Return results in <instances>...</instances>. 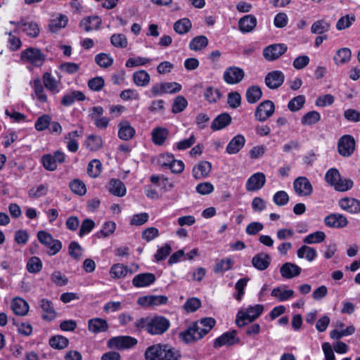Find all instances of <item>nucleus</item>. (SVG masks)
Wrapping results in <instances>:
<instances>
[{"instance_id":"48","label":"nucleus","mask_w":360,"mask_h":360,"mask_svg":"<svg viewBox=\"0 0 360 360\" xmlns=\"http://www.w3.org/2000/svg\"><path fill=\"white\" fill-rule=\"evenodd\" d=\"M128 272V267L122 264H114L110 270V276L117 279L125 277Z\"/></svg>"},{"instance_id":"49","label":"nucleus","mask_w":360,"mask_h":360,"mask_svg":"<svg viewBox=\"0 0 360 360\" xmlns=\"http://www.w3.org/2000/svg\"><path fill=\"white\" fill-rule=\"evenodd\" d=\"M69 340L63 335H55L50 338L49 345L56 349H63L68 347Z\"/></svg>"},{"instance_id":"47","label":"nucleus","mask_w":360,"mask_h":360,"mask_svg":"<svg viewBox=\"0 0 360 360\" xmlns=\"http://www.w3.org/2000/svg\"><path fill=\"white\" fill-rule=\"evenodd\" d=\"M85 145L90 150H98L103 146L102 138L97 135H89L86 139Z\"/></svg>"},{"instance_id":"37","label":"nucleus","mask_w":360,"mask_h":360,"mask_svg":"<svg viewBox=\"0 0 360 360\" xmlns=\"http://www.w3.org/2000/svg\"><path fill=\"white\" fill-rule=\"evenodd\" d=\"M82 135V131H72L67 134L65 139L67 140V148L70 152L75 153L79 148L77 138Z\"/></svg>"},{"instance_id":"8","label":"nucleus","mask_w":360,"mask_h":360,"mask_svg":"<svg viewBox=\"0 0 360 360\" xmlns=\"http://www.w3.org/2000/svg\"><path fill=\"white\" fill-rule=\"evenodd\" d=\"M137 342V340L131 336H118L110 338L108 342V346L111 349L122 350L135 346Z\"/></svg>"},{"instance_id":"26","label":"nucleus","mask_w":360,"mask_h":360,"mask_svg":"<svg viewBox=\"0 0 360 360\" xmlns=\"http://www.w3.org/2000/svg\"><path fill=\"white\" fill-rule=\"evenodd\" d=\"M17 28L14 32H18V29H22L28 36L36 37L39 35V28L37 23L33 22H25L21 20L16 23Z\"/></svg>"},{"instance_id":"41","label":"nucleus","mask_w":360,"mask_h":360,"mask_svg":"<svg viewBox=\"0 0 360 360\" xmlns=\"http://www.w3.org/2000/svg\"><path fill=\"white\" fill-rule=\"evenodd\" d=\"M150 80L149 74L143 70L135 72L133 74V81L138 86H146Z\"/></svg>"},{"instance_id":"1","label":"nucleus","mask_w":360,"mask_h":360,"mask_svg":"<svg viewBox=\"0 0 360 360\" xmlns=\"http://www.w3.org/2000/svg\"><path fill=\"white\" fill-rule=\"evenodd\" d=\"M215 324L216 321L213 318L201 319L181 331L179 337L182 342L186 344L197 342L206 335Z\"/></svg>"},{"instance_id":"43","label":"nucleus","mask_w":360,"mask_h":360,"mask_svg":"<svg viewBox=\"0 0 360 360\" xmlns=\"http://www.w3.org/2000/svg\"><path fill=\"white\" fill-rule=\"evenodd\" d=\"M191 27V21L187 18H181L176 21L174 24V30L179 34L188 33Z\"/></svg>"},{"instance_id":"44","label":"nucleus","mask_w":360,"mask_h":360,"mask_svg":"<svg viewBox=\"0 0 360 360\" xmlns=\"http://www.w3.org/2000/svg\"><path fill=\"white\" fill-rule=\"evenodd\" d=\"M321 120V115L319 112L313 110L307 112L301 118V123L304 126H311L318 123Z\"/></svg>"},{"instance_id":"19","label":"nucleus","mask_w":360,"mask_h":360,"mask_svg":"<svg viewBox=\"0 0 360 360\" xmlns=\"http://www.w3.org/2000/svg\"><path fill=\"white\" fill-rule=\"evenodd\" d=\"M155 281V276L152 273H141L132 279V285L136 288L148 287Z\"/></svg>"},{"instance_id":"12","label":"nucleus","mask_w":360,"mask_h":360,"mask_svg":"<svg viewBox=\"0 0 360 360\" xmlns=\"http://www.w3.org/2000/svg\"><path fill=\"white\" fill-rule=\"evenodd\" d=\"M288 49L284 44H274L265 47L263 50V56L269 61H273L282 56Z\"/></svg>"},{"instance_id":"15","label":"nucleus","mask_w":360,"mask_h":360,"mask_svg":"<svg viewBox=\"0 0 360 360\" xmlns=\"http://www.w3.org/2000/svg\"><path fill=\"white\" fill-rule=\"evenodd\" d=\"M245 73L243 69L238 67H229L224 72L223 78L229 84L239 83L244 77Z\"/></svg>"},{"instance_id":"57","label":"nucleus","mask_w":360,"mask_h":360,"mask_svg":"<svg viewBox=\"0 0 360 360\" xmlns=\"http://www.w3.org/2000/svg\"><path fill=\"white\" fill-rule=\"evenodd\" d=\"M51 117L49 115L44 114L39 116L34 124V127L37 131H42L49 128L51 124Z\"/></svg>"},{"instance_id":"61","label":"nucleus","mask_w":360,"mask_h":360,"mask_svg":"<svg viewBox=\"0 0 360 360\" xmlns=\"http://www.w3.org/2000/svg\"><path fill=\"white\" fill-rule=\"evenodd\" d=\"M110 42L112 46L117 48L124 49L128 45V40L123 34H114L110 37Z\"/></svg>"},{"instance_id":"56","label":"nucleus","mask_w":360,"mask_h":360,"mask_svg":"<svg viewBox=\"0 0 360 360\" xmlns=\"http://www.w3.org/2000/svg\"><path fill=\"white\" fill-rule=\"evenodd\" d=\"M306 101L305 96L299 95L292 98L288 104V108L291 112H296L304 106Z\"/></svg>"},{"instance_id":"2","label":"nucleus","mask_w":360,"mask_h":360,"mask_svg":"<svg viewBox=\"0 0 360 360\" xmlns=\"http://www.w3.org/2000/svg\"><path fill=\"white\" fill-rule=\"evenodd\" d=\"M144 356L146 360H178L180 354L168 345L157 344L148 347Z\"/></svg>"},{"instance_id":"35","label":"nucleus","mask_w":360,"mask_h":360,"mask_svg":"<svg viewBox=\"0 0 360 360\" xmlns=\"http://www.w3.org/2000/svg\"><path fill=\"white\" fill-rule=\"evenodd\" d=\"M231 122V117L228 113H221L214 119L211 124V129L213 131L221 130L228 125Z\"/></svg>"},{"instance_id":"50","label":"nucleus","mask_w":360,"mask_h":360,"mask_svg":"<svg viewBox=\"0 0 360 360\" xmlns=\"http://www.w3.org/2000/svg\"><path fill=\"white\" fill-rule=\"evenodd\" d=\"M356 20L354 14H347L342 16L336 23L338 30H343L349 27Z\"/></svg>"},{"instance_id":"38","label":"nucleus","mask_w":360,"mask_h":360,"mask_svg":"<svg viewBox=\"0 0 360 360\" xmlns=\"http://www.w3.org/2000/svg\"><path fill=\"white\" fill-rule=\"evenodd\" d=\"M85 99L84 94L79 91H74L63 96L61 99V104L64 106L72 105L75 101H82Z\"/></svg>"},{"instance_id":"27","label":"nucleus","mask_w":360,"mask_h":360,"mask_svg":"<svg viewBox=\"0 0 360 360\" xmlns=\"http://www.w3.org/2000/svg\"><path fill=\"white\" fill-rule=\"evenodd\" d=\"M118 137L122 140H130L135 135V129L127 120L121 121L118 124Z\"/></svg>"},{"instance_id":"10","label":"nucleus","mask_w":360,"mask_h":360,"mask_svg":"<svg viewBox=\"0 0 360 360\" xmlns=\"http://www.w3.org/2000/svg\"><path fill=\"white\" fill-rule=\"evenodd\" d=\"M295 193L301 197L309 196L313 193V186L309 180L305 176H299L293 182Z\"/></svg>"},{"instance_id":"42","label":"nucleus","mask_w":360,"mask_h":360,"mask_svg":"<svg viewBox=\"0 0 360 360\" xmlns=\"http://www.w3.org/2000/svg\"><path fill=\"white\" fill-rule=\"evenodd\" d=\"M330 24L324 19L315 21L311 27V32L315 34H323L330 30Z\"/></svg>"},{"instance_id":"39","label":"nucleus","mask_w":360,"mask_h":360,"mask_svg":"<svg viewBox=\"0 0 360 360\" xmlns=\"http://www.w3.org/2000/svg\"><path fill=\"white\" fill-rule=\"evenodd\" d=\"M297 255L300 259L305 258L308 262H312L317 257V252L314 248L304 245L297 250Z\"/></svg>"},{"instance_id":"5","label":"nucleus","mask_w":360,"mask_h":360,"mask_svg":"<svg viewBox=\"0 0 360 360\" xmlns=\"http://www.w3.org/2000/svg\"><path fill=\"white\" fill-rule=\"evenodd\" d=\"M20 58L35 67H40L44 64L46 56L39 49L30 47L21 52Z\"/></svg>"},{"instance_id":"32","label":"nucleus","mask_w":360,"mask_h":360,"mask_svg":"<svg viewBox=\"0 0 360 360\" xmlns=\"http://www.w3.org/2000/svg\"><path fill=\"white\" fill-rule=\"evenodd\" d=\"M271 262L270 256L264 252L255 255L252 259V266L259 271L266 269Z\"/></svg>"},{"instance_id":"24","label":"nucleus","mask_w":360,"mask_h":360,"mask_svg":"<svg viewBox=\"0 0 360 360\" xmlns=\"http://www.w3.org/2000/svg\"><path fill=\"white\" fill-rule=\"evenodd\" d=\"M212 169V165L208 161H200L195 165L192 170L193 176L195 179H201L207 177Z\"/></svg>"},{"instance_id":"6","label":"nucleus","mask_w":360,"mask_h":360,"mask_svg":"<svg viewBox=\"0 0 360 360\" xmlns=\"http://www.w3.org/2000/svg\"><path fill=\"white\" fill-rule=\"evenodd\" d=\"M170 327L169 321L162 316L151 317L148 333L152 335H160L165 333Z\"/></svg>"},{"instance_id":"60","label":"nucleus","mask_w":360,"mask_h":360,"mask_svg":"<svg viewBox=\"0 0 360 360\" xmlns=\"http://www.w3.org/2000/svg\"><path fill=\"white\" fill-rule=\"evenodd\" d=\"M42 269V262L38 257H32L27 262V269L30 273L37 274Z\"/></svg>"},{"instance_id":"16","label":"nucleus","mask_w":360,"mask_h":360,"mask_svg":"<svg viewBox=\"0 0 360 360\" xmlns=\"http://www.w3.org/2000/svg\"><path fill=\"white\" fill-rule=\"evenodd\" d=\"M285 80L284 74L280 70H274L269 72L265 77V84L271 89L280 87Z\"/></svg>"},{"instance_id":"22","label":"nucleus","mask_w":360,"mask_h":360,"mask_svg":"<svg viewBox=\"0 0 360 360\" xmlns=\"http://www.w3.org/2000/svg\"><path fill=\"white\" fill-rule=\"evenodd\" d=\"M109 325L105 319L101 318H93L88 321V330L94 334L106 332Z\"/></svg>"},{"instance_id":"25","label":"nucleus","mask_w":360,"mask_h":360,"mask_svg":"<svg viewBox=\"0 0 360 360\" xmlns=\"http://www.w3.org/2000/svg\"><path fill=\"white\" fill-rule=\"evenodd\" d=\"M245 144V136L242 134H238L229 141L226 152L229 155L236 154L244 147Z\"/></svg>"},{"instance_id":"13","label":"nucleus","mask_w":360,"mask_h":360,"mask_svg":"<svg viewBox=\"0 0 360 360\" xmlns=\"http://www.w3.org/2000/svg\"><path fill=\"white\" fill-rule=\"evenodd\" d=\"M266 176L263 172H256L247 180L245 188L249 192L262 189L266 184Z\"/></svg>"},{"instance_id":"53","label":"nucleus","mask_w":360,"mask_h":360,"mask_svg":"<svg viewBox=\"0 0 360 360\" xmlns=\"http://www.w3.org/2000/svg\"><path fill=\"white\" fill-rule=\"evenodd\" d=\"M208 44V39L205 36H198L194 37L189 44V48L193 51H200Z\"/></svg>"},{"instance_id":"58","label":"nucleus","mask_w":360,"mask_h":360,"mask_svg":"<svg viewBox=\"0 0 360 360\" xmlns=\"http://www.w3.org/2000/svg\"><path fill=\"white\" fill-rule=\"evenodd\" d=\"M233 264V260L231 258L222 259L217 262L214 271L217 274L224 273L232 268Z\"/></svg>"},{"instance_id":"54","label":"nucleus","mask_w":360,"mask_h":360,"mask_svg":"<svg viewBox=\"0 0 360 360\" xmlns=\"http://www.w3.org/2000/svg\"><path fill=\"white\" fill-rule=\"evenodd\" d=\"M187 105V100L183 96H178L174 99L172 112L174 114L181 112L186 108Z\"/></svg>"},{"instance_id":"14","label":"nucleus","mask_w":360,"mask_h":360,"mask_svg":"<svg viewBox=\"0 0 360 360\" xmlns=\"http://www.w3.org/2000/svg\"><path fill=\"white\" fill-rule=\"evenodd\" d=\"M240 342L239 338L237 337V331L233 330L226 332L215 339L214 342V347L219 348L222 346H231L238 344Z\"/></svg>"},{"instance_id":"36","label":"nucleus","mask_w":360,"mask_h":360,"mask_svg":"<svg viewBox=\"0 0 360 360\" xmlns=\"http://www.w3.org/2000/svg\"><path fill=\"white\" fill-rule=\"evenodd\" d=\"M169 135V130L165 127H156L151 132L152 141L158 146H161L167 139Z\"/></svg>"},{"instance_id":"4","label":"nucleus","mask_w":360,"mask_h":360,"mask_svg":"<svg viewBox=\"0 0 360 360\" xmlns=\"http://www.w3.org/2000/svg\"><path fill=\"white\" fill-rule=\"evenodd\" d=\"M37 236L40 243L46 248L48 255L54 256L62 250L61 241L53 238L52 235L47 231H39Z\"/></svg>"},{"instance_id":"30","label":"nucleus","mask_w":360,"mask_h":360,"mask_svg":"<svg viewBox=\"0 0 360 360\" xmlns=\"http://www.w3.org/2000/svg\"><path fill=\"white\" fill-rule=\"evenodd\" d=\"M108 191L113 195L122 197L126 195L127 188L124 184L117 179H112L107 185Z\"/></svg>"},{"instance_id":"31","label":"nucleus","mask_w":360,"mask_h":360,"mask_svg":"<svg viewBox=\"0 0 360 360\" xmlns=\"http://www.w3.org/2000/svg\"><path fill=\"white\" fill-rule=\"evenodd\" d=\"M29 304L20 297H15L11 301V309L17 316H24L29 311Z\"/></svg>"},{"instance_id":"9","label":"nucleus","mask_w":360,"mask_h":360,"mask_svg":"<svg viewBox=\"0 0 360 360\" xmlns=\"http://www.w3.org/2000/svg\"><path fill=\"white\" fill-rule=\"evenodd\" d=\"M275 105L271 101H264L257 107L255 117L259 122H264L273 115Z\"/></svg>"},{"instance_id":"52","label":"nucleus","mask_w":360,"mask_h":360,"mask_svg":"<svg viewBox=\"0 0 360 360\" xmlns=\"http://www.w3.org/2000/svg\"><path fill=\"white\" fill-rule=\"evenodd\" d=\"M113 58L108 53H101L95 56V62L101 68H107L113 63Z\"/></svg>"},{"instance_id":"20","label":"nucleus","mask_w":360,"mask_h":360,"mask_svg":"<svg viewBox=\"0 0 360 360\" xmlns=\"http://www.w3.org/2000/svg\"><path fill=\"white\" fill-rule=\"evenodd\" d=\"M301 272V267L292 262H285L280 268L281 275L285 279H291L297 277Z\"/></svg>"},{"instance_id":"18","label":"nucleus","mask_w":360,"mask_h":360,"mask_svg":"<svg viewBox=\"0 0 360 360\" xmlns=\"http://www.w3.org/2000/svg\"><path fill=\"white\" fill-rule=\"evenodd\" d=\"M43 86L53 95L60 91V82L57 80L51 73L46 72L42 76Z\"/></svg>"},{"instance_id":"17","label":"nucleus","mask_w":360,"mask_h":360,"mask_svg":"<svg viewBox=\"0 0 360 360\" xmlns=\"http://www.w3.org/2000/svg\"><path fill=\"white\" fill-rule=\"evenodd\" d=\"M257 24V20L255 15H245L238 20V30L243 34L250 33L255 30Z\"/></svg>"},{"instance_id":"55","label":"nucleus","mask_w":360,"mask_h":360,"mask_svg":"<svg viewBox=\"0 0 360 360\" xmlns=\"http://www.w3.org/2000/svg\"><path fill=\"white\" fill-rule=\"evenodd\" d=\"M68 22V18L67 15L59 14L51 20L50 28L53 32H55L58 29L64 28L67 25Z\"/></svg>"},{"instance_id":"29","label":"nucleus","mask_w":360,"mask_h":360,"mask_svg":"<svg viewBox=\"0 0 360 360\" xmlns=\"http://www.w3.org/2000/svg\"><path fill=\"white\" fill-rule=\"evenodd\" d=\"M339 205L342 210L352 214L360 212V200H359L350 198H342L339 200Z\"/></svg>"},{"instance_id":"34","label":"nucleus","mask_w":360,"mask_h":360,"mask_svg":"<svg viewBox=\"0 0 360 360\" xmlns=\"http://www.w3.org/2000/svg\"><path fill=\"white\" fill-rule=\"evenodd\" d=\"M32 88L37 99L40 103H44L48 101V96L44 89L45 87L43 86L39 78H35L32 81Z\"/></svg>"},{"instance_id":"46","label":"nucleus","mask_w":360,"mask_h":360,"mask_svg":"<svg viewBox=\"0 0 360 360\" xmlns=\"http://www.w3.org/2000/svg\"><path fill=\"white\" fill-rule=\"evenodd\" d=\"M326 234L323 231H317L306 236L303 238V243L305 244L321 243L326 239Z\"/></svg>"},{"instance_id":"59","label":"nucleus","mask_w":360,"mask_h":360,"mask_svg":"<svg viewBox=\"0 0 360 360\" xmlns=\"http://www.w3.org/2000/svg\"><path fill=\"white\" fill-rule=\"evenodd\" d=\"M290 198L285 191H278L273 195V202L279 207L285 206L289 202Z\"/></svg>"},{"instance_id":"23","label":"nucleus","mask_w":360,"mask_h":360,"mask_svg":"<svg viewBox=\"0 0 360 360\" xmlns=\"http://www.w3.org/2000/svg\"><path fill=\"white\" fill-rule=\"evenodd\" d=\"M324 223L328 227L340 229L345 227L348 224V221L341 214H330L325 217Z\"/></svg>"},{"instance_id":"7","label":"nucleus","mask_w":360,"mask_h":360,"mask_svg":"<svg viewBox=\"0 0 360 360\" xmlns=\"http://www.w3.org/2000/svg\"><path fill=\"white\" fill-rule=\"evenodd\" d=\"M65 160V155L60 150H56L53 155L46 154L41 157V163L48 171H55L58 163H63Z\"/></svg>"},{"instance_id":"3","label":"nucleus","mask_w":360,"mask_h":360,"mask_svg":"<svg viewBox=\"0 0 360 360\" xmlns=\"http://www.w3.org/2000/svg\"><path fill=\"white\" fill-rule=\"evenodd\" d=\"M264 306L262 304H255L248 306L245 309L238 311L236 319V323L238 327H243L254 321L263 312Z\"/></svg>"},{"instance_id":"51","label":"nucleus","mask_w":360,"mask_h":360,"mask_svg":"<svg viewBox=\"0 0 360 360\" xmlns=\"http://www.w3.org/2000/svg\"><path fill=\"white\" fill-rule=\"evenodd\" d=\"M102 171V163L98 159L91 160L87 167V173L92 178L98 177Z\"/></svg>"},{"instance_id":"63","label":"nucleus","mask_w":360,"mask_h":360,"mask_svg":"<svg viewBox=\"0 0 360 360\" xmlns=\"http://www.w3.org/2000/svg\"><path fill=\"white\" fill-rule=\"evenodd\" d=\"M249 281V278L247 277L239 279L235 284V289L237 291V293L235 296L236 299L240 302L244 294H245V288L247 286L248 282Z\"/></svg>"},{"instance_id":"28","label":"nucleus","mask_w":360,"mask_h":360,"mask_svg":"<svg viewBox=\"0 0 360 360\" xmlns=\"http://www.w3.org/2000/svg\"><path fill=\"white\" fill-rule=\"evenodd\" d=\"M39 305L42 309L41 316L44 320L50 321L56 317V311L51 301L41 299Z\"/></svg>"},{"instance_id":"33","label":"nucleus","mask_w":360,"mask_h":360,"mask_svg":"<svg viewBox=\"0 0 360 360\" xmlns=\"http://www.w3.org/2000/svg\"><path fill=\"white\" fill-rule=\"evenodd\" d=\"M101 25V19L98 16H89L83 18L79 22L80 27L86 32L98 30Z\"/></svg>"},{"instance_id":"62","label":"nucleus","mask_w":360,"mask_h":360,"mask_svg":"<svg viewBox=\"0 0 360 360\" xmlns=\"http://www.w3.org/2000/svg\"><path fill=\"white\" fill-rule=\"evenodd\" d=\"M152 61V59L146 58V57H134L129 58L126 62V67L127 68H134L138 66L145 65Z\"/></svg>"},{"instance_id":"40","label":"nucleus","mask_w":360,"mask_h":360,"mask_svg":"<svg viewBox=\"0 0 360 360\" xmlns=\"http://www.w3.org/2000/svg\"><path fill=\"white\" fill-rule=\"evenodd\" d=\"M351 50L348 48H342L337 51L333 60L337 65H342L351 59Z\"/></svg>"},{"instance_id":"45","label":"nucleus","mask_w":360,"mask_h":360,"mask_svg":"<svg viewBox=\"0 0 360 360\" xmlns=\"http://www.w3.org/2000/svg\"><path fill=\"white\" fill-rule=\"evenodd\" d=\"M262 96V91L258 86H252L246 91V99L249 103H255Z\"/></svg>"},{"instance_id":"21","label":"nucleus","mask_w":360,"mask_h":360,"mask_svg":"<svg viewBox=\"0 0 360 360\" xmlns=\"http://www.w3.org/2000/svg\"><path fill=\"white\" fill-rule=\"evenodd\" d=\"M271 295L278 302H285L294 297L295 291L292 289H287L286 285H280L274 288L271 292Z\"/></svg>"},{"instance_id":"11","label":"nucleus","mask_w":360,"mask_h":360,"mask_svg":"<svg viewBox=\"0 0 360 360\" xmlns=\"http://www.w3.org/2000/svg\"><path fill=\"white\" fill-rule=\"evenodd\" d=\"M355 149V141L351 135H344L338 143V150L340 155L349 157Z\"/></svg>"},{"instance_id":"64","label":"nucleus","mask_w":360,"mask_h":360,"mask_svg":"<svg viewBox=\"0 0 360 360\" xmlns=\"http://www.w3.org/2000/svg\"><path fill=\"white\" fill-rule=\"evenodd\" d=\"M326 181L335 188L338 181L340 180V174L337 169L331 168L327 171L325 175Z\"/></svg>"}]
</instances>
